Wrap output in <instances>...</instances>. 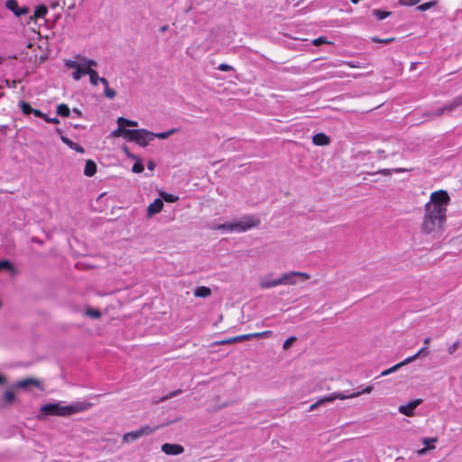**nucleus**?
<instances>
[{
	"mask_svg": "<svg viewBox=\"0 0 462 462\" xmlns=\"http://www.w3.org/2000/svg\"><path fill=\"white\" fill-rule=\"evenodd\" d=\"M88 75L89 76L90 84L93 86H97V83L100 82V79H102L98 76L97 71L96 69H94V68H92L90 69V71Z\"/></svg>",
	"mask_w": 462,
	"mask_h": 462,
	"instance_id": "obj_24",
	"label": "nucleus"
},
{
	"mask_svg": "<svg viewBox=\"0 0 462 462\" xmlns=\"http://www.w3.org/2000/svg\"><path fill=\"white\" fill-rule=\"evenodd\" d=\"M420 0H399V3L402 5L411 6L419 4Z\"/></svg>",
	"mask_w": 462,
	"mask_h": 462,
	"instance_id": "obj_44",
	"label": "nucleus"
},
{
	"mask_svg": "<svg viewBox=\"0 0 462 462\" xmlns=\"http://www.w3.org/2000/svg\"><path fill=\"white\" fill-rule=\"evenodd\" d=\"M234 343H237L236 337H233L227 338V339L218 341L217 344V345H229V344H234Z\"/></svg>",
	"mask_w": 462,
	"mask_h": 462,
	"instance_id": "obj_45",
	"label": "nucleus"
},
{
	"mask_svg": "<svg viewBox=\"0 0 462 462\" xmlns=\"http://www.w3.org/2000/svg\"><path fill=\"white\" fill-rule=\"evenodd\" d=\"M306 281L310 278V274L303 272H289L280 276L281 285H294L298 282V279Z\"/></svg>",
	"mask_w": 462,
	"mask_h": 462,
	"instance_id": "obj_9",
	"label": "nucleus"
},
{
	"mask_svg": "<svg viewBox=\"0 0 462 462\" xmlns=\"http://www.w3.org/2000/svg\"><path fill=\"white\" fill-rule=\"evenodd\" d=\"M147 168L150 170V171H153L154 168H155V162H152V161H150L148 163H147Z\"/></svg>",
	"mask_w": 462,
	"mask_h": 462,
	"instance_id": "obj_54",
	"label": "nucleus"
},
{
	"mask_svg": "<svg viewBox=\"0 0 462 462\" xmlns=\"http://www.w3.org/2000/svg\"><path fill=\"white\" fill-rule=\"evenodd\" d=\"M32 114L37 116V117H41V118H43L45 117V114H43L42 112H41L40 110L38 109H34L32 110Z\"/></svg>",
	"mask_w": 462,
	"mask_h": 462,
	"instance_id": "obj_52",
	"label": "nucleus"
},
{
	"mask_svg": "<svg viewBox=\"0 0 462 462\" xmlns=\"http://www.w3.org/2000/svg\"><path fill=\"white\" fill-rule=\"evenodd\" d=\"M272 335H273V332L271 330H265L263 332L254 333V338H266V337H270Z\"/></svg>",
	"mask_w": 462,
	"mask_h": 462,
	"instance_id": "obj_35",
	"label": "nucleus"
},
{
	"mask_svg": "<svg viewBox=\"0 0 462 462\" xmlns=\"http://www.w3.org/2000/svg\"><path fill=\"white\" fill-rule=\"evenodd\" d=\"M418 358V356H416V354H414L413 356H408L406 357L404 360H402V362H400V365L402 366L415 361L416 359Z\"/></svg>",
	"mask_w": 462,
	"mask_h": 462,
	"instance_id": "obj_41",
	"label": "nucleus"
},
{
	"mask_svg": "<svg viewBox=\"0 0 462 462\" xmlns=\"http://www.w3.org/2000/svg\"><path fill=\"white\" fill-rule=\"evenodd\" d=\"M73 112H74V113H76V114H78V115H80V111H79V109H77V108H74V109H73Z\"/></svg>",
	"mask_w": 462,
	"mask_h": 462,
	"instance_id": "obj_58",
	"label": "nucleus"
},
{
	"mask_svg": "<svg viewBox=\"0 0 462 462\" xmlns=\"http://www.w3.org/2000/svg\"><path fill=\"white\" fill-rule=\"evenodd\" d=\"M418 358V356H416V354H414L413 356H408L406 357L404 360H402V362H400V365L402 366L415 361L416 359Z\"/></svg>",
	"mask_w": 462,
	"mask_h": 462,
	"instance_id": "obj_42",
	"label": "nucleus"
},
{
	"mask_svg": "<svg viewBox=\"0 0 462 462\" xmlns=\"http://www.w3.org/2000/svg\"><path fill=\"white\" fill-rule=\"evenodd\" d=\"M343 398L344 397L339 394V392L332 393L319 399L315 403L311 404L309 411H312L324 403L334 402L337 399L343 400Z\"/></svg>",
	"mask_w": 462,
	"mask_h": 462,
	"instance_id": "obj_11",
	"label": "nucleus"
},
{
	"mask_svg": "<svg viewBox=\"0 0 462 462\" xmlns=\"http://www.w3.org/2000/svg\"><path fill=\"white\" fill-rule=\"evenodd\" d=\"M403 171H404V170H402V169L396 170V171H398V172H402Z\"/></svg>",
	"mask_w": 462,
	"mask_h": 462,
	"instance_id": "obj_59",
	"label": "nucleus"
},
{
	"mask_svg": "<svg viewBox=\"0 0 462 462\" xmlns=\"http://www.w3.org/2000/svg\"><path fill=\"white\" fill-rule=\"evenodd\" d=\"M218 69L221 71H229L232 69V67L226 63H222L218 66Z\"/></svg>",
	"mask_w": 462,
	"mask_h": 462,
	"instance_id": "obj_48",
	"label": "nucleus"
},
{
	"mask_svg": "<svg viewBox=\"0 0 462 462\" xmlns=\"http://www.w3.org/2000/svg\"><path fill=\"white\" fill-rule=\"evenodd\" d=\"M372 390H373V387L368 385V386L364 387L361 391L348 393L339 392V394L344 397L343 400H346V399H352V398L358 397L363 393H370L372 392Z\"/></svg>",
	"mask_w": 462,
	"mask_h": 462,
	"instance_id": "obj_17",
	"label": "nucleus"
},
{
	"mask_svg": "<svg viewBox=\"0 0 462 462\" xmlns=\"http://www.w3.org/2000/svg\"><path fill=\"white\" fill-rule=\"evenodd\" d=\"M459 347V340H456L455 342L448 345L447 352L449 356L454 355Z\"/></svg>",
	"mask_w": 462,
	"mask_h": 462,
	"instance_id": "obj_28",
	"label": "nucleus"
},
{
	"mask_svg": "<svg viewBox=\"0 0 462 462\" xmlns=\"http://www.w3.org/2000/svg\"><path fill=\"white\" fill-rule=\"evenodd\" d=\"M259 217L253 215L243 216L239 220H234V233H244L260 225Z\"/></svg>",
	"mask_w": 462,
	"mask_h": 462,
	"instance_id": "obj_4",
	"label": "nucleus"
},
{
	"mask_svg": "<svg viewBox=\"0 0 462 462\" xmlns=\"http://www.w3.org/2000/svg\"><path fill=\"white\" fill-rule=\"evenodd\" d=\"M163 207V202L161 199H156L152 203H151L147 208V217H152L153 215L158 214L162 211Z\"/></svg>",
	"mask_w": 462,
	"mask_h": 462,
	"instance_id": "obj_15",
	"label": "nucleus"
},
{
	"mask_svg": "<svg viewBox=\"0 0 462 462\" xmlns=\"http://www.w3.org/2000/svg\"><path fill=\"white\" fill-rule=\"evenodd\" d=\"M43 119L46 122L51 123V124H59L60 123V120L57 117L51 118L47 115H45V117H43Z\"/></svg>",
	"mask_w": 462,
	"mask_h": 462,
	"instance_id": "obj_50",
	"label": "nucleus"
},
{
	"mask_svg": "<svg viewBox=\"0 0 462 462\" xmlns=\"http://www.w3.org/2000/svg\"><path fill=\"white\" fill-rule=\"evenodd\" d=\"M14 400V393L12 391H7L5 393L4 401L6 403H11Z\"/></svg>",
	"mask_w": 462,
	"mask_h": 462,
	"instance_id": "obj_37",
	"label": "nucleus"
},
{
	"mask_svg": "<svg viewBox=\"0 0 462 462\" xmlns=\"http://www.w3.org/2000/svg\"><path fill=\"white\" fill-rule=\"evenodd\" d=\"M435 448H436L435 445L427 446V447H424V448H422L419 449V450L417 451V454H418L419 456H424V455H426L430 450H433V449H435Z\"/></svg>",
	"mask_w": 462,
	"mask_h": 462,
	"instance_id": "obj_38",
	"label": "nucleus"
},
{
	"mask_svg": "<svg viewBox=\"0 0 462 462\" xmlns=\"http://www.w3.org/2000/svg\"><path fill=\"white\" fill-rule=\"evenodd\" d=\"M177 132H178V129L171 128V129H170L169 131H166V132L153 133L152 139H154L155 137L159 138V139H167L169 136H171V134H175Z\"/></svg>",
	"mask_w": 462,
	"mask_h": 462,
	"instance_id": "obj_23",
	"label": "nucleus"
},
{
	"mask_svg": "<svg viewBox=\"0 0 462 462\" xmlns=\"http://www.w3.org/2000/svg\"><path fill=\"white\" fill-rule=\"evenodd\" d=\"M168 29H169V26L167 24H165L161 27L160 31L163 32H166Z\"/></svg>",
	"mask_w": 462,
	"mask_h": 462,
	"instance_id": "obj_56",
	"label": "nucleus"
},
{
	"mask_svg": "<svg viewBox=\"0 0 462 462\" xmlns=\"http://www.w3.org/2000/svg\"><path fill=\"white\" fill-rule=\"evenodd\" d=\"M85 314L93 319H99L101 317L100 311L97 310H93V309H88L86 310Z\"/></svg>",
	"mask_w": 462,
	"mask_h": 462,
	"instance_id": "obj_33",
	"label": "nucleus"
},
{
	"mask_svg": "<svg viewBox=\"0 0 462 462\" xmlns=\"http://www.w3.org/2000/svg\"><path fill=\"white\" fill-rule=\"evenodd\" d=\"M97 171V165L94 161L88 160L84 168V174L88 177H92Z\"/></svg>",
	"mask_w": 462,
	"mask_h": 462,
	"instance_id": "obj_20",
	"label": "nucleus"
},
{
	"mask_svg": "<svg viewBox=\"0 0 462 462\" xmlns=\"http://www.w3.org/2000/svg\"><path fill=\"white\" fill-rule=\"evenodd\" d=\"M19 106L24 115L32 114L33 108L30 106L29 103L21 101Z\"/></svg>",
	"mask_w": 462,
	"mask_h": 462,
	"instance_id": "obj_27",
	"label": "nucleus"
},
{
	"mask_svg": "<svg viewBox=\"0 0 462 462\" xmlns=\"http://www.w3.org/2000/svg\"><path fill=\"white\" fill-rule=\"evenodd\" d=\"M162 451L166 455L176 456L184 452V448L180 444L165 443L162 446Z\"/></svg>",
	"mask_w": 462,
	"mask_h": 462,
	"instance_id": "obj_13",
	"label": "nucleus"
},
{
	"mask_svg": "<svg viewBox=\"0 0 462 462\" xmlns=\"http://www.w3.org/2000/svg\"><path fill=\"white\" fill-rule=\"evenodd\" d=\"M48 13V9L45 5H38L34 10V17L36 19L43 18Z\"/></svg>",
	"mask_w": 462,
	"mask_h": 462,
	"instance_id": "obj_25",
	"label": "nucleus"
},
{
	"mask_svg": "<svg viewBox=\"0 0 462 462\" xmlns=\"http://www.w3.org/2000/svg\"><path fill=\"white\" fill-rule=\"evenodd\" d=\"M194 295L199 298H207L211 295V290L206 286H199L194 290Z\"/></svg>",
	"mask_w": 462,
	"mask_h": 462,
	"instance_id": "obj_21",
	"label": "nucleus"
},
{
	"mask_svg": "<svg viewBox=\"0 0 462 462\" xmlns=\"http://www.w3.org/2000/svg\"><path fill=\"white\" fill-rule=\"evenodd\" d=\"M323 43H328V40L323 36L319 37L313 41V44L315 46H319L320 44H323Z\"/></svg>",
	"mask_w": 462,
	"mask_h": 462,
	"instance_id": "obj_47",
	"label": "nucleus"
},
{
	"mask_svg": "<svg viewBox=\"0 0 462 462\" xmlns=\"http://www.w3.org/2000/svg\"><path fill=\"white\" fill-rule=\"evenodd\" d=\"M143 165L142 164V162H137L134 164L133 168H132V171L134 173H141L143 171Z\"/></svg>",
	"mask_w": 462,
	"mask_h": 462,
	"instance_id": "obj_39",
	"label": "nucleus"
},
{
	"mask_svg": "<svg viewBox=\"0 0 462 462\" xmlns=\"http://www.w3.org/2000/svg\"><path fill=\"white\" fill-rule=\"evenodd\" d=\"M422 402L421 399H416L405 405H400L398 411L400 413L411 417L414 415L415 409Z\"/></svg>",
	"mask_w": 462,
	"mask_h": 462,
	"instance_id": "obj_12",
	"label": "nucleus"
},
{
	"mask_svg": "<svg viewBox=\"0 0 462 462\" xmlns=\"http://www.w3.org/2000/svg\"><path fill=\"white\" fill-rule=\"evenodd\" d=\"M401 367H402V365H400V363H398V364L394 365L393 366H392L386 370H383L381 373V376H386L392 373H394V372L398 371Z\"/></svg>",
	"mask_w": 462,
	"mask_h": 462,
	"instance_id": "obj_32",
	"label": "nucleus"
},
{
	"mask_svg": "<svg viewBox=\"0 0 462 462\" xmlns=\"http://www.w3.org/2000/svg\"><path fill=\"white\" fill-rule=\"evenodd\" d=\"M65 66L72 69V79L76 81L79 80L83 76L88 75L92 68L97 66L95 60L88 59L85 56L78 55L76 60H66Z\"/></svg>",
	"mask_w": 462,
	"mask_h": 462,
	"instance_id": "obj_3",
	"label": "nucleus"
},
{
	"mask_svg": "<svg viewBox=\"0 0 462 462\" xmlns=\"http://www.w3.org/2000/svg\"><path fill=\"white\" fill-rule=\"evenodd\" d=\"M157 429H158V427H152L149 425H144L136 430L125 433L123 436V441L124 442H131V441L136 440V439H140L141 437L151 435Z\"/></svg>",
	"mask_w": 462,
	"mask_h": 462,
	"instance_id": "obj_8",
	"label": "nucleus"
},
{
	"mask_svg": "<svg viewBox=\"0 0 462 462\" xmlns=\"http://www.w3.org/2000/svg\"><path fill=\"white\" fill-rule=\"evenodd\" d=\"M461 105H462V94L458 97H456L451 102L443 106L442 107H439L436 110L427 113V116L433 118L436 116H440L444 114H448Z\"/></svg>",
	"mask_w": 462,
	"mask_h": 462,
	"instance_id": "obj_7",
	"label": "nucleus"
},
{
	"mask_svg": "<svg viewBox=\"0 0 462 462\" xmlns=\"http://www.w3.org/2000/svg\"><path fill=\"white\" fill-rule=\"evenodd\" d=\"M100 83L104 86V88L106 89V88H109V84H108V81L105 78H102L100 79Z\"/></svg>",
	"mask_w": 462,
	"mask_h": 462,
	"instance_id": "obj_53",
	"label": "nucleus"
},
{
	"mask_svg": "<svg viewBox=\"0 0 462 462\" xmlns=\"http://www.w3.org/2000/svg\"><path fill=\"white\" fill-rule=\"evenodd\" d=\"M373 41L375 42H381V43L387 44V43L391 42L393 41V39L381 40V39H378V38H374Z\"/></svg>",
	"mask_w": 462,
	"mask_h": 462,
	"instance_id": "obj_51",
	"label": "nucleus"
},
{
	"mask_svg": "<svg viewBox=\"0 0 462 462\" xmlns=\"http://www.w3.org/2000/svg\"><path fill=\"white\" fill-rule=\"evenodd\" d=\"M129 141L135 142L142 147L147 146L152 142L153 133L146 129L131 130Z\"/></svg>",
	"mask_w": 462,
	"mask_h": 462,
	"instance_id": "obj_6",
	"label": "nucleus"
},
{
	"mask_svg": "<svg viewBox=\"0 0 462 462\" xmlns=\"http://www.w3.org/2000/svg\"><path fill=\"white\" fill-rule=\"evenodd\" d=\"M436 5H437L436 1H430V2L424 3V4L417 6V10H419L420 12H424V11H427V10L432 8Z\"/></svg>",
	"mask_w": 462,
	"mask_h": 462,
	"instance_id": "obj_29",
	"label": "nucleus"
},
{
	"mask_svg": "<svg viewBox=\"0 0 462 462\" xmlns=\"http://www.w3.org/2000/svg\"><path fill=\"white\" fill-rule=\"evenodd\" d=\"M90 404L78 402L70 405H63L61 402L43 404L40 408L38 420H43L45 416H61L66 417L88 409Z\"/></svg>",
	"mask_w": 462,
	"mask_h": 462,
	"instance_id": "obj_2",
	"label": "nucleus"
},
{
	"mask_svg": "<svg viewBox=\"0 0 462 462\" xmlns=\"http://www.w3.org/2000/svg\"><path fill=\"white\" fill-rule=\"evenodd\" d=\"M116 123L118 125V127L111 133V136L112 137H121L122 136L125 140L129 141L130 134H127V133H131V130L126 129L125 127L126 126L135 127L138 125V123L136 121L129 120L125 117H118L116 120Z\"/></svg>",
	"mask_w": 462,
	"mask_h": 462,
	"instance_id": "obj_5",
	"label": "nucleus"
},
{
	"mask_svg": "<svg viewBox=\"0 0 462 462\" xmlns=\"http://www.w3.org/2000/svg\"><path fill=\"white\" fill-rule=\"evenodd\" d=\"M423 343L425 345L424 346H427L430 343V337L424 338Z\"/></svg>",
	"mask_w": 462,
	"mask_h": 462,
	"instance_id": "obj_55",
	"label": "nucleus"
},
{
	"mask_svg": "<svg viewBox=\"0 0 462 462\" xmlns=\"http://www.w3.org/2000/svg\"><path fill=\"white\" fill-rule=\"evenodd\" d=\"M161 196L163 198V199L167 202H175L179 199V198L173 194L170 193H161Z\"/></svg>",
	"mask_w": 462,
	"mask_h": 462,
	"instance_id": "obj_34",
	"label": "nucleus"
},
{
	"mask_svg": "<svg viewBox=\"0 0 462 462\" xmlns=\"http://www.w3.org/2000/svg\"><path fill=\"white\" fill-rule=\"evenodd\" d=\"M70 110L65 104H60L57 106V114L60 116L67 117L69 116Z\"/></svg>",
	"mask_w": 462,
	"mask_h": 462,
	"instance_id": "obj_26",
	"label": "nucleus"
},
{
	"mask_svg": "<svg viewBox=\"0 0 462 462\" xmlns=\"http://www.w3.org/2000/svg\"><path fill=\"white\" fill-rule=\"evenodd\" d=\"M253 338H254V333L236 336L237 342H242V341L249 340V339H253Z\"/></svg>",
	"mask_w": 462,
	"mask_h": 462,
	"instance_id": "obj_40",
	"label": "nucleus"
},
{
	"mask_svg": "<svg viewBox=\"0 0 462 462\" xmlns=\"http://www.w3.org/2000/svg\"><path fill=\"white\" fill-rule=\"evenodd\" d=\"M60 139L70 149L75 150L76 152H78L79 153H84L85 152L84 148L82 146H80L79 143H77L75 142H72L71 140H69V138H67L65 136H61Z\"/></svg>",
	"mask_w": 462,
	"mask_h": 462,
	"instance_id": "obj_19",
	"label": "nucleus"
},
{
	"mask_svg": "<svg viewBox=\"0 0 462 462\" xmlns=\"http://www.w3.org/2000/svg\"><path fill=\"white\" fill-rule=\"evenodd\" d=\"M31 385H33L39 389H42L41 382L37 379L27 378V379L18 381L15 383V387L21 388V389H26Z\"/></svg>",
	"mask_w": 462,
	"mask_h": 462,
	"instance_id": "obj_16",
	"label": "nucleus"
},
{
	"mask_svg": "<svg viewBox=\"0 0 462 462\" xmlns=\"http://www.w3.org/2000/svg\"><path fill=\"white\" fill-rule=\"evenodd\" d=\"M374 13V15L378 19V20H383L385 19L386 17H388L390 15V12H386V11H382V10H379V9H375L373 11Z\"/></svg>",
	"mask_w": 462,
	"mask_h": 462,
	"instance_id": "obj_30",
	"label": "nucleus"
},
{
	"mask_svg": "<svg viewBox=\"0 0 462 462\" xmlns=\"http://www.w3.org/2000/svg\"><path fill=\"white\" fill-rule=\"evenodd\" d=\"M449 200V196L445 190L431 193L430 201L424 206V216L420 226L423 233L431 234L443 229Z\"/></svg>",
	"mask_w": 462,
	"mask_h": 462,
	"instance_id": "obj_1",
	"label": "nucleus"
},
{
	"mask_svg": "<svg viewBox=\"0 0 462 462\" xmlns=\"http://www.w3.org/2000/svg\"><path fill=\"white\" fill-rule=\"evenodd\" d=\"M105 96L107 98L112 99V98H114L116 96V92L114 89L110 88H106L105 89Z\"/></svg>",
	"mask_w": 462,
	"mask_h": 462,
	"instance_id": "obj_46",
	"label": "nucleus"
},
{
	"mask_svg": "<svg viewBox=\"0 0 462 462\" xmlns=\"http://www.w3.org/2000/svg\"><path fill=\"white\" fill-rule=\"evenodd\" d=\"M438 438L437 437H433V438H423L421 439V442L422 444L425 445V447L427 446H431V445H435L437 442H438Z\"/></svg>",
	"mask_w": 462,
	"mask_h": 462,
	"instance_id": "obj_36",
	"label": "nucleus"
},
{
	"mask_svg": "<svg viewBox=\"0 0 462 462\" xmlns=\"http://www.w3.org/2000/svg\"><path fill=\"white\" fill-rule=\"evenodd\" d=\"M1 270L14 272V266L8 260H2L0 261V271Z\"/></svg>",
	"mask_w": 462,
	"mask_h": 462,
	"instance_id": "obj_31",
	"label": "nucleus"
},
{
	"mask_svg": "<svg viewBox=\"0 0 462 462\" xmlns=\"http://www.w3.org/2000/svg\"><path fill=\"white\" fill-rule=\"evenodd\" d=\"M428 355V346H423L421 347L417 353H416V356L418 357L421 356H427Z\"/></svg>",
	"mask_w": 462,
	"mask_h": 462,
	"instance_id": "obj_49",
	"label": "nucleus"
},
{
	"mask_svg": "<svg viewBox=\"0 0 462 462\" xmlns=\"http://www.w3.org/2000/svg\"><path fill=\"white\" fill-rule=\"evenodd\" d=\"M5 6L8 10L12 11L16 16H22L28 13L27 7H19L16 0H7Z\"/></svg>",
	"mask_w": 462,
	"mask_h": 462,
	"instance_id": "obj_14",
	"label": "nucleus"
},
{
	"mask_svg": "<svg viewBox=\"0 0 462 462\" xmlns=\"http://www.w3.org/2000/svg\"><path fill=\"white\" fill-rule=\"evenodd\" d=\"M295 340H296V337H288V338L284 341V343H283V345H282V348H283V349H285V350H286V349H289V348L291 347V346L292 345V343H293Z\"/></svg>",
	"mask_w": 462,
	"mask_h": 462,
	"instance_id": "obj_43",
	"label": "nucleus"
},
{
	"mask_svg": "<svg viewBox=\"0 0 462 462\" xmlns=\"http://www.w3.org/2000/svg\"><path fill=\"white\" fill-rule=\"evenodd\" d=\"M281 285L280 277L273 278L272 274H267L259 278V286L261 289H271Z\"/></svg>",
	"mask_w": 462,
	"mask_h": 462,
	"instance_id": "obj_10",
	"label": "nucleus"
},
{
	"mask_svg": "<svg viewBox=\"0 0 462 462\" xmlns=\"http://www.w3.org/2000/svg\"><path fill=\"white\" fill-rule=\"evenodd\" d=\"M215 229L217 230H221L225 233H234V224H233V221L231 222H226V223H224V224H219L217 225L216 227H214Z\"/></svg>",
	"mask_w": 462,
	"mask_h": 462,
	"instance_id": "obj_22",
	"label": "nucleus"
},
{
	"mask_svg": "<svg viewBox=\"0 0 462 462\" xmlns=\"http://www.w3.org/2000/svg\"><path fill=\"white\" fill-rule=\"evenodd\" d=\"M5 377L3 375L0 374V384L4 383H5Z\"/></svg>",
	"mask_w": 462,
	"mask_h": 462,
	"instance_id": "obj_57",
	"label": "nucleus"
},
{
	"mask_svg": "<svg viewBox=\"0 0 462 462\" xmlns=\"http://www.w3.org/2000/svg\"><path fill=\"white\" fill-rule=\"evenodd\" d=\"M312 143L315 145L324 146V145L329 144L330 139L325 134L319 133V134H317L313 135Z\"/></svg>",
	"mask_w": 462,
	"mask_h": 462,
	"instance_id": "obj_18",
	"label": "nucleus"
}]
</instances>
